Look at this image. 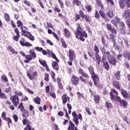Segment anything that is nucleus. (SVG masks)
Instances as JSON below:
<instances>
[{
    "label": "nucleus",
    "instance_id": "obj_43",
    "mask_svg": "<svg viewBox=\"0 0 130 130\" xmlns=\"http://www.w3.org/2000/svg\"><path fill=\"white\" fill-rule=\"evenodd\" d=\"M4 17L6 21H7V22H9V21H10V15H9L8 13H5Z\"/></svg>",
    "mask_w": 130,
    "mask_h": 130
},
{
    "label": "nucleus",
    "instance_id": "obj_44",
    "mask_svg": "<svg viewBox=\"0 0 130 130\" xmlns=\"http://www.w3.org/2000/svg\"><path fill=\"white\" fill-rule=\"evenodd\" d=\"M124 43L125 44V46H126L127 48H128V47H129V44L128 43V40L124 39Z\"/></svg>",
    "mask_w": 130,
    "mask_h": 130
},
{
    "label": "nucleus",
    "instance_id": "obj_34",
    "mask_svg": "<svg viewBox=\"0 0 130 130\" xmlns=\"http://www.w3.org/2000/svg\"><path fill=\"white\" fill-rule=\"evenodd\" d=\"M39 61L40 63L42 66H43V67H45L47 65V63H46V60H42L41 59H39Z\"/></svg>",
    "mask_w": 130,
    "mask_h": 130
},
{
    "label": "nucleus",
    "instance_id": "obj_2",
    "mask_svg": "<svg viewBox=\"0 0 130 130\" xmlns=\"http://www.w3.org/2000/svg\"><path fill=\"white\" fill-rule=\"evenodd\" d=\"M88 70L90 74L91 75V78H92L95 86H97V85H98L99 83V77L94 72V68H93V67L90 66L88 68Z\"/></svg>",
    "mask_w": 130,
    "mask_h": 130
},
{
    "label": "nucleus",
    "instance_id": "obj_45",
    "mask_svg": "<svg viewBox=\"0 0 130 130\" xmlns=\"http://www.w3.org/2000/svg\"><path fill=\"white\" fill-rule=\"evenodd\" d=\"M51 55H52V58H53L54 59H55L57 62H59V60L57 59V57H56V55H55V54L52 53Z\"/></svg>",
    "mask_w": 130,
    "mask_h": 130
},
{
    "label": "nucleus",
    "instance_id": "obj_22",
    "mask_svg": "<svg viewBox=\"0 0 130 130\" xmlns=\"http://www.w3.org/2000/svg\"><path fill=\"white\" fill-rule=\"evenodd\" d=\"M69 124L70 125H69V127L68 128V130H71V128H75V124H74L72 121H69Z\"/></svg>",
    "mask_w": 130,
    "mask_h": 130
},
{
    "label": "nucleus",
    "instance_id": "obj_41",
    "mask_svg": "<svg viewBox=\"0 0 130 130\" xmlns=\"http://www.w3.org/2000/svg\"><path fill=\"white\" fill-rule=\"evenodd\" d=\"M124 57L125 58H128L129 60H130V53L129 52H126L124 55Z\"/></svg>",
    "mask_w": 130,
    "mask_h": 130
},
{
    "label": "nucleus",
    "instance_id": "obj_16",
    "mask_svg": "<svg viewBox=\"0 0 130 130\" xmlns=\"http://www.w3.org/2000/svg\"><path fill=\"white\" fill-rule=\"evenodd\" d=\"M10 100H11L12 102L13 103L15 106H17V95H13V97H11Z\"/></svg>",
    "mask_w": 130,
    "mask_h": 130
},
{
    "label": "nucleus",
    "instance_id": "obj_29",
    "mask_svg": "<svg viewBox=\"0 0 130 130\" xmlns=\"http://www.w3.org/2000/svg\"><path fill=\"white\" fill-rule=\"evenodd\" d=\"M62 100L63 101V104H66L67 103L68 99L67 98V95L66 94H63L62 96Z\"/></svg>",
    "mask_w": 130,
    "mask_h": 130
},
{
    "label": "nucleus",
    "instance_id": "obj_26",
    "mask_svg": "<svg viewBox=\"0 0 130 130\" xmlns=\"http://www.w3.org/2000/svg\"><path fill=\"white\" fill-rule=\"evenodd\" d=\"M104 66L105 67V70L107 71H109V69L110 68V66H109V64L108 63V62L106 61L105 62H104Z\"/></svg>",
    "mask_w": 130,
    "mask_h": 130
},
{
    "label": "nucleus",
    "instance_id": "obj_54",
    "mask_svg": "<svg viewBox=\"0 0 130 130\" xmlns=\"http://www.w3.org/2000/svg\"><path fill=\"white\" fill-rule=\"evenodd\" d=\"M8 49L10 50V51H11L12 53H14L15 52V50L13 49V48L10 46L8 47Z\"/></svg>",
    "mask_w": 130,
    "mask_h": 130
},
{
    "label": "nucleus",
    "instance_id": "obj_40",
    "mask_svg": "<svg viewBox=\"0 0 130 130\" xmlns=\"http://www.w3.org/2000/svg\"><path fill=\"white\" fill-rule=\"evenodd\" d=\"M84 18L86 22H88V23H91V17H90L89 15H85L84 16Z\"/></svg>",
    "mask_w": 130,
    "mask_h": 130
},
{
    "label": "nucleus",
    "instance_id": "obj_50",
    "mask_svg": "<svg viewBox=\"0 0 130 130\" xmlns=\"http://www.w3.org/2000/svg\"><path fill=\"white\" fill-rule=\"evenodd\" d=\"M79 14H80V17H81V18H82V19H84L85 18V16H86L85 15H84V12L82 10H80L79 11Z\"/></svg>",
    "mask_w": 130,
    "mask_h": 130
},
{
    "label": "nucleus",
    "instance_id": "obj_57",
    "mask_svg": "<svg viewBox=\"0 0 130 130\" xmlns=\"http://www.w3.org/2000/svg\"><path fill=\"white\" fill-rule=\"evenodd\" d=\"M111 92L114 93V94H115V95H116V96L118 95V92H117V91H116V90L114 89H112Z\"/></svg>",
    "mask_w": 130,
    "mask_h": 130
},
{
    "label": "nucleus",
    "instance_id": "obj_37",
    "mask_svg": "<svg viewBox=\"0 0 130 130\" xmlns=\"http://www.w3.org/2000/svg\"><path fill=\"white\" fill-rule=\"evenodd\" d=\"M61 42L63 47H64V48H67L68 47V45H67V43H66L64 40H63V39H61Z\"/></svg>",
    "mask_w": 130,
    "mask_h": 130
},
{
    "label": "nucleus",
    "instance_id": "obj_18",
    "mask_svg": "<svg viewBox=\"0 0 130 130\" xmlns=\"http://www.w3.org/2000/svg\"><path fill=\"white\" fill-rule=\"evenodd\" d=\"M52 66L54 70H55L56 71H57L58 70V68H59L58 66V63H57L56 61L52 62Z\"/></svg>",
    "mask_w": 130,
    "mask_h": 130
},
{
    "label": "nucleus",
    "instance_id": "obj_4",
    "mask_svg": "<svg viewBox=\"0 0 130 130\" xmlns=\"http://www.w3.org/2000/svg\"><path fill=\"white\" fill-rule=\"evenodd\" d=\"M18 109H20L21 112H23V118H28V116H29V112L24 109V106L23 105V103H21V104L19 105Z\"/></svg>",
    "mask_w": 130,
    "mask_h": 130
},
{
    "label": "nucleus",
    "instance_id": "obj_31",
    "mask_svg": "<svg viewBox=\"0 0 130 130\" xmlns=\"http://www.w3.org/2000/svg\"><path fill=\"white\" fill-rule=\"evenodd\" d=\"M17 27H21V30H23V23L20 20L17 21Z\"/></svg>",
    "mask_w": 130,
    "mask_h": 130
},
{
    "label": "nucleus",
    "instance_id": "obj_64",
    "mask_svg": "<svg viewBox=\"0 0 130 130\" xmlns=\"http://www.w3.org/2000/svg\"><path fill=\"white\" fill-rule=\"evenodd\" d=\"M126 23L127 24L128 28L130 29V18L127 19V20L126 21Z\"/></svg>",
    "mask_w": 130,
    "mask_h": 130
},
{
    "label": "nucleus",
    "instance_id": "obj_12",
    "mask_svg": "<svg viewBox=\"0 0 130 130\" xmlns=\"http://www.w3.org/2000/svg\"><path fill=\"white\" fill-rule=\"evenodd\" d=\"M69 59L70 61H72L74 59V57H75V53L74 50L71 49L69 51Z\"/></svg>",
    "mask_w": 130,
    "mask_h": 130
},
{
    "label": "nucleus",
    "instance_id": "obj_53",
    "mask_svg": "<svg viewBox=\"0 0 130 130\" xmlns=\"http://www.w3.org/2000/svg\"><path fill=\"white\" fill-rule=\"evenodd\" d=\"M113 43V46L115 49L119 50V46L118 45H116V42H115Z\"/></svg>",
    "mask_w": 130,
    "mask_h": 130
},
{
    "label": "nucleus",
    "instance_id": "obj_28",
    "mask_svg": "<svg viewBox=\"0 0 130 130\" xmlns=\"http://www.w3.org/2000/svg\"><path fill=\"white\" fill-rule=\"evenodd\" d=\"M115 77L117 80H120V71H117V72L115 74Z\"/></svg>",
    "mask_w": 130,
    "mask_h": 130
},
{
    "label": "nucleus",
    "instance_id": "obj_9",
    "mask_svg": "<svg viewBox=\"0 0 130 130\" xmlns=\"http://www.w3.org/2000/svg\"><path fill=\"white\" fill-rule=\"evenodd\" d=\"M121 94L124 98V99H127L129 98V94L127 93V91L123 89H121Z\"/></svg>",
    "mask_w": 130,
    "mask_h": 130
},
{
    "label": "nucleus",
    "instance_id": "obj_13",
    "mask_svg": "<svg viewBox=\"0 0 130 130\" xmlns=\"http://www.w3.org/2000/svg\"><path fill=\"white\" fill-rule=\"evenodd\" d=\"M79 75H82V76H83V77H84V78H86V79H88L89 78V76L88 75V74L85 73L84 72V70H83V69H82L79 70Z\"/></svg>",
    "mask_w": 130,
    "mask_h": 130
},
{
    "label": "nucleus",
    "instance_id": "obj_62",
    "mask_svg": "<svg viewBox=\"0 0 130 130\" xmlns=\"http://www.w3.org/2000/svg\"><path fill=\"white\" fill-rule=\"evenodd\" d=\"M49 95L51 97H52V98H55L56 97L55 93L54 92H51V91L50 92Z\"/></svg>",
    "mask_w": 130,
    "mask_h": 130
},
{
    "label": "nucleus",
    "instance_id": "obj_36",
    "mask_svg": "<svg viewBox=\"0 0 130 130\" xmlns=\"http://www.w3.org/2000/svg\"><path fill=\"white\" fill-rule=\"evenodd\" d=\"M93 50L95 52V53H99L100 52L99 48H98V46H97L96 44L94 45Z\"/></svg>",
    "mask_w": 130,
    "mask_h": 130
},
{
    "label": "nucleus",
    "instance_id": "obj_3",
    "mask_svg": "<svg viewBox=\"0 0 130 130\" xmlns=\"http://www.w3.org/2000/svg\"><path fill=\"white\" fill-rule=\"evenodd\" d=\"M107 55L109 63L112 64V66H116L117 60H116L115 56L111 54V53L110 51H107Z\"/></svg>",
    "mask_w": 130,
    "mask_h": 130
},
{
    "label": "nucleus",
    "instance_id": "obj_59",
    "mask_svg": "<svg viewBox=\"0 0 130 130\" xmlns=\"http://www.w3.org/2000/svg\"><path fill=\"white\" fill-rule=\"evenodd\" d=\"M27 76L28 77L29 79H30V80H33V79L35 78L33 75H31L29 73H27Z\"/></svg>",
    "mask_w": 130,
    "mask_h": 130
},
{
    "label": "nucleus",
    "instance_id": "obj_21",
    "mask_svg": "<svg viewBox=\"0 0 130 130\" xmlns=\"http://www.w3.org/2000/svg\"><path fill=\"white\" fill-rule=\"evenodd\" d=\"M105 106L108 109H111L112 108V104L109 102H106L105 103Z\"/></svg>",
    "mask_w": 130,
    "mask_h": 130
},
{
    "label": "nucleus",
    "instance_id": "obj_24",
    "mask_svg": "<svg viewBox=\"0 0 130 130\" xmlns=\"http://www.w3.org/2000/svg\"><path fill=\"white\" fill-rule=\"evenodd\" d=\"M96 4L98 6H99L100 8H101L102 10L104 9V6H103V4L101 3V1L100 0H96Z\"/></svg>",
    "mask_w": 130,
    "mask_h": 130
},
{
    "label": "nucleus",
    "instance_id": "obj_7",
    "mask_svg": "<svg viewBox=\"0 0 130 130\" xmlns=\"http://www.w3.org/2000/svg\"><path fill=\"white\" fill-rule=\"evenodd\" d=\"M71 83L74 86L79 85V77H77V76L73 75V77L71 79Z\"/></svg>",
    "mask_w": 130,
    "mask_h": 130
},
{
    "label": "nucleus",
    "instance_id": "obj_51",
    "mask_svg": "<svg viewBox=\"0 0 130 130\" xmlns=\"http://www.w3.org/2000/svg\"><path fill=\"white\" fill-rule=\"evenodd\" d=\"M120 31L121 34H123V35H124L125 34V27H120Z\"/></svg>",
    "mask_w": 130,
    "mask_h": 130
},
{
    "label": "nucleus",
    "instance_id": "obj_39",
    "mask_svg": "<svg viewBox=\"0 0 130 130\" xmlns=\"http://www.w3.org/2000/svg\"><path fill=\"white\" fill-rule=\"evenodd\" d=\"M73 5H76V6H79L81 5V2L79 0H74L73 1Z\"/></svg>",
    "mask_w": 130,
    "mask_h": 130
},
{
    "label": "nucleus",
    "instance_id": "obj_52",
    "mask_svg": "<svg viewBox=\"0 0 130 130\" xmlns=\"http://www.w3.org/2000/svg\"><path fill=\"white\" fill-rule=\"evenodd\" d=\"M6 121H7V122H8V126L10 127V123H12V120H11V118H7L6 119H5Z\"/></svg>",
    "mask_w": 130,
    "mask_h": 130
},
{
    "label": "nucleus",
    "instance_id": "obj_19",
    "mask_svg": "<svg viewBox=\"0 0 130 130\" xmlns=\"http://www.w3.org/2000/svg\"><path fill=\"white\" fill-rule=\"evenodd\" d=\"M29 55H30V57H31L32 59H33V58H36V53L32 50H30L29 51Z\"/></svg>",
    "mask_w": 130,
    "mask_h": 130
},
{
    "label": "nucleus",
    "instance_id": "obj_15",
    "mask_svg": "<svg viewBox=\"0 0 130 130\" xmlns=\"http://www.w3.org/2000/svg\"><path fill=\"white\" fill-rule=\"evenodd\" d=\"M95 56L96 63L99 65L100 64V62L101 61V57L100 56V55H99V53H95Z\"/></svg>",
    "mask_w": 130,
    "mask_h": 130
},
{
    "label": "nucleus",
    "instance_id": "obj_14",
    "mask_svg": "<svg viewBox=\"0 0 130 130\" xmlns=\"http://www.w3.org/2000/svg\"><path fill=\"white\" fill-rule=\"evenodd\" d=\"M64 36L67 38H70L71 37V32L69 30V29L65 28L64 29Z\"/></svg>",
    "mask_w": 130,
    "mask_h": 130
},
{
    "label": "nucleus",
    "instance_id": "obj_33",
    "mask_svg": "<svg viewBox=\"0 0 130 130\" xmlns=\"http://www.w3.org/2000/svg\"><path fill=\"white\" fill-rule=\"evenodd\" d=\"M99 101H100V97L99 95H95L94 96V102L96 104H98L99 103Z\"/></svg>",
    "mask_w": 130,
    "mask_h": 130
},
{
    "label": "nucleus",
    "instance_id": "obj_23",
    "mask_svg": "<svg viewBox=\"0 0 130 130\" xmlns=\"http://www.w3.org/2000/svg\"><path fill=\"white\" fill-rule=\"evenodd\" d=\"M120 104H121V106L123 108L127 106V102L126 100H122V102Z\"/></svg>",
    "mask_w": 130,
    "mask_h": 130
},
{
    "label": "nucleus",
    "instance_id": "obj_38",
    "mask_svg": "<svg viewBox=\"0 0 130 130\" xmlns=\"http://www.w3.org/2000/svg\"><path fill=\"white\" fill-rule=\"evenodd\" d=\"M101 50V52H102L103 55H107V52H106L105 47H104L102 48Z\"/></svg>",
    "mask_w": 130,
    "mask_h": 130
},
{
    "label": "nucleus",
    "instance_id": "obj_55",
    "mask_svg": "<svg viewBox=\"0 0 130 130\" xmlns=\"http://www.w3.org/2000/svg\"><path fill=\"white\" fill-rule=\"evenodd\" d=\"M80 18H81V16L78 14H75V21H77L78 20H80Z\"/></svg>",
    "mask_w": 130,
    "mask_h": 130
},
{
    "label": "nucleus",
    "instance_id": "obj_6",
    "mask_svg": "<svg viewBox=\"0 0 130 130\" xmlns=\"http://www.w3.org/2000/svg\"><path fill=\"white\" fill-rule=\"evenodd\" d=\"M22 33H23V35L25 36V37H27V38H28V39H29L31 41H34V40H35V38H34V36H32L31 32L24 30L23 29L22 30Z\"/></svg>",
    "mask_w": 130,
    "mask_h": 130
},
{
    "label": "nucleus",
    "instance_id": "obj_58",
    "mask_svg": "<svg viewBox=\"0 0 130 130\" xmlns=\"http://www.w3.org/2000/svg\"><path fill=\"white\" fill-rule=\"evenodd\" d=\"M39 4H40V7L42 8V9H44V5H43V3L41 0H38Z\"/></svg>",
    "mask_w": 130,
    "mask_h": 130
},
{
    "label": "nucleus",
    "instance_id": "obj_47",
    "mask_svg": "<svg viewBox=\"0 0 130 130\" xmlns=\"http://www.w3.org/2000/svg\"><path fill=\"white\" fill-rule=\"evenodd\" d=\"M106 57H107V55H103V56L102 57V60H101V62L104 63V62H105V61L106 60Z\"/></svg>",
    "mask_w": 130,
    "mask_h": 130
},
{
    "label": "nucleus",
    "instance_id": "obj_35",
    "mask_svg": "<svg viewBox=\"0 0 130 130\" xmlns=\"http://www.w3.org/2000/svg\"><path fill=\"white\" fill-rule=\"evenodd\" d=\"M57 82L58 83V85L59 89H61L62 90L63 88L62 84L60 83V79L58 78L57 79Z\"/></svg>",
    "mask_w": 130,
    "mask_h": 130
},
{
    "label": "nucleus",
    "instance_id": "obj_56",
    "mask_svg": "<svg viewBox=\"0 0 130 130\" xmlns=\"http://www.w3.org/2000/svg\"><path fill=\"white\" fill-rule=\"evenodd\" d=\"M120 28H125V24H124V22L121 21L120 23Z\"/></svg>",
    "mask_w": 130,
    "mask_h": 130
},
{
    "label": "nucleus",
    "instance_id": "obj_17",
    "mask_svg": "<svg viewBox=\"0 0 130 130\" xmlns=\"http://www.w3.org/2000/svg\"><path fill=\"white\" fill-rule=\"evenodd\" d=\"M113 86H114V87H115L118 90H119V89H120V85L119 81H117L116 80L114 81L113 83Z\"/></svg>",
    "mask_w": 130,
    "mask_h": 130
},
{
    "label": "nucleus",
    "instance_id": "obj_42",
    "mask_svg": "<svg viewBox=\"0 0 130 130\" xmlns=\"http://www.w3.org/2000/svg\"><path fill=\"white\" fill-rule=\"evenodd\" d=\"M85 9L87 10L88 13H90L92 11V6L91 5H88L85 6Z\"/></svg>",
    "mask_w": 130,
    "mask_h": 130
},
{
    "label": "nucleus",
    "instance_id": "obj_8",
    "mask_svg": "<svg viewBox=\"0 0 130 130\" xmlns=\"http://www.w3.org/2000/svg\"><path fill=\"white\" fill-rule=\"evenodd\" d=\"M79 78L81 81H82V82H84V84H87L88 85H89V86H93V83H92V81H91V80H88L87 79L86 80L84 79V78H83V76H80Z\"/></svg>",
    "mask_w": 130,
    "mask_h": 130
},
{
    "label": "nucleus",
    "instance_id": "obj_46",
    "mask_svg": "<svg viewBox=\"0 0 130 130\" xmlns=\"http://www.w3.org/2000/svg\"><path fill=\"white\" fill-rule=\"evenodd\" d=\"M73 121L75 122L76 125H78V124H79V118H78V117L74 118Z\"/></svg>",
    "mask_w": 130,
    "mask_h": 130
},
{
    "label": "nucleus",
    "instance_id": "obj_5",
    "mask_svg": "<svg viewBox=\"0 0 130 130\" xmlns=\"http://www.w3.org/2000/svg\"><path fill=\"white\" fill-rule=\"evenodd\" d=\"M125 4L128 8H130V0H120L119 6L121 9H124Z\"/></svg>",
    "mask_w": 130,
    "mask_h": 130
},
{
    "label": "nucleus",
    "instance_id": "obj_11",
    "mask_svg": "<svg viewBox=\"0 0 130 130\" xmlns=\"http://www.w3.org/2000/svg\"><path fill=\"white\" fill-rule=\"evenodd\" d=\"M20 44L22 46H26V47H29L32 46V44H30L29 42H24V39H22V40L19 41Z\"/></svg>",
    "mask_w": 130,
    "mask_h": 130
},
{
    "label": "nucleus",
    "instance_id": "obj_60",
    "mask_svg": "<svg viewBox=\"0 0 130 130\" xmlns=\"http://www.w3.org/2000/svg\"><path fill=\"white\" fill-rule=\"evenodd\" d=\"M0 98H5V99H7V95H6L5 93L1 92L0 93Z\"/></svg>",
    "mask_w": 130,
    "mask_h": 130
},
{
    "label": "nucleus",
    "instance_id": "obj_48",
    "mask_svg": "<svg viewBox=\"0 0 130 130\" xmlns=\"http://www.w3.org/2000/svg\"><path fill=\"white\" fill-rule=\"evenodd\" d=\"M49 74L46 73V74L45 75V78H44L45 81H47V82H48V81H49Z\"/></svg>",
    "mask_w": 130,
    "mask_h": 130
},
{
    "label": "nucleus",
    "instance_id": "obj_32",
    "mask_svg": "<svg viewBox=\"0 0 130 130\" xmlns=\"http://www.w3.org/2000/svg\"><path fill=\"white\" fill-rule=\"evenodd\" d=\"M99 13L102 18H103L104 19H105V18H106V15L105 14V13H104L103 10L102 9V10H100L99 11Z\"/></svg>",
    "mask_w": 130,
    "mask_h": 130
},
{
    "label": "nucleus",
    "instance_id": "obj_63",
    "mask_svg": "<svg viewBox=\"0 0 130 130\" xmlns=\"http://www.w3.org/2000/svg\"><path fill=\"white\" fill-rule=\"evenodd\" d=\"M35 49H37L38 51H40V52L42 51L43 50V48L39 47H36Z\"/></svg>",
    "mask_w": 130,
    "mask_h": 130
},
{
    "label": "nucleus",
    "instance_id": "obj_30",
    "mask_svg": "<svg viewBox=\"0 0 130 130\" xmlns=\"http://www.w3.org/2000/svg\"><path fill=\"white\" fill-rule=\"evenodd\" d=\"M22 122L23 125H26V124H29V120H28L27 118H23Z\"/></svg>",
    "mask_w": 130,
    "mask_h": 130
},
{
    "label": "nucleus",
    "instance_id": "obj_49",
    "mask_svg": "<svg viewBox=\"0 0 130 130\" xmlns=\"http://www.w3.org/2000/svg\"><path fill=\"white\" fill-rule=\"evenodd\" d=\"M24 130H32V127H31V125L27 124L26 127L24 128Z\"/></svg>",
    "mask_w": 130,
    "mask_h": 130
},
{
    "label": "nucleus",
    "instance_id": "obj_27",
    "mask_svg": "<svg viewBox=\"0 0 130 130\" xmlns=\"http://www.w3.org/2000/svg\"><path fill=\"white\" fill-rule=\"evenodd\" d=\"M41 101V99L38 96H37L34 100V102H35V103L38 104L39 105L40 104Z\"/></svg>",
    "mask_w": 130,
    "mask_h": 130
},
{
    "label": "nucleus",
    "instance_id": "obj_1",
    "mask_svg": "<svg viewBox=\"0 0 130 130\" xmlns=\"http://www.w3.org/2000/svg\"><path fill=\"white\" fill-rule=\"evenodd\" d=\"M76 38L79 39L81 41H85V38H88V34L86 33V30H84L80 24L78 23L77 30L74 31Z\"/></svg>",
    "mask_w": 130,
    "mask_h": 130
},
{
    "label": "nucleus",
    "instance_id": "obj_25",
    "mask_svg": "<svg viewBox=\"0 0 130 130\" xmlns=\"http://www.w3.org/2000/svg\"><path fill=\"white\" fill-rule=\"evenodd\" d=\"M107 15L109 18H112L114 16L113 12L111 10L107 12Z\"/></svg>",
    "mask_w": 130,
    "mask_h": 130
},
{
    "label": "nucleus",
    "instance_id": "obj_61",
    "mask_svg": "<svg viewBox=\"0 0 130 130\" xmlns=\"http://www.w3.org/2000/svg\"><path fill=\"white\" fill-rule=\"evenodd\" d=\"M2 79H3V81H5V82H7L8 81V78H7V76L6 75H2Z\"/></svg>",
    "mask_w": 130,
    "mask_h": 130
},
{
    "label": "nucleus",
    "instance_id": "obj_20",
    "mask_svg": "<svg viewBox=\"0 0 130 130\" xmlns=\"http://www.w3.org/2000/svg\"><path fill=\"white\" fill-rule=\"evenodd\" d=\"M110 37L111 41H112L113 43L116 42V39H115L116 37L115 36V35H114L113 34H111L110 35Z\"/></svg>",
    "mask_w": 130,
    "mask_h": 130
},
{
    "label": "nucleus",
    "instance_id": "obj_10",
    "mask_svg": "<svg viewBox=\"0 0 130 130\" xmlns=\"http://www.w3.org/2000/svg\"><path fill=\"white\" fill-rule=\"evenodd\" d=\"M123 17L125 19H130V10H126L123 13Z\"/></svg>",
    "mask_w": 130,
    "mask_h": 130
}]
</instances>
